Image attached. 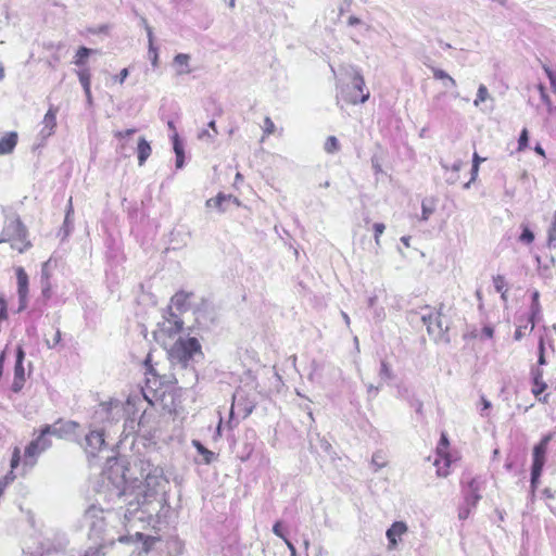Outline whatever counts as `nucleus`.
<instances>
[{"label": "nucleus", "instance_id": "1", "mask_svg": "<svg viewBox=\"0 0 556 556\" xmlns=\"http://www.w3.org/2000/svg\"><path fill=\"white\" fill-rule=\"evenodd\" d=\"M140 477L129 480L126 477V468L123 462L115 458L108 459V466L103 471V482L110 491L111 498L116 497L125 504L123 518L114 510L91 505L84 516V526L88 528V536L99 540L96 547H89L84 556H104V548L116 541L129 543L135 530L136 538L143 540L142 552L149 553L152 546L160 541L155 536H143L138 530L146 527L156 528L163 522L168 510L165 498V488L168 480L163 469L149 460L139 462Z\"/></svg>", "mask_w": 556, "mask_h": 556}, {"label": "nucleus", "instance_id": "2", "mask_svg": "<svg viewBox=\"0 0 556 556\" xmlns=\"http://www.w3.org/2000/svg\"><path fill=\"white\" fill-rule=\"evenodd\" d=\"M141 403L139 394L129 395L125 403L117 399L101 402L92 413L91 427L99 426L105 430L122 419L134 421Z\"/></svg>", "mask_w": 556, "mask_h": 556}, {"label": "nucleus", "instance_id": "3", "mask_svg": "<svg viewBox=\"0 0 556 556\" xmlns=\"http://www.w3.org/2000/svg\"><path fill=\"white\" fill-rule=\"evenodd\" d=\"M203 356L201 344L195 338H179L168 350V357L175 369V380H179L176 375L182 374V383L191 386L197 381V372L192 366V362Z\"/></svg>", "mask_w": 556, "mask_h": 556}, {"label": "nucleus", "instance_id": "4", "mask_svg": "<svg viewBox=\"0 0 556 556\" xmlns=\"http://www.w3.org/2000/svg\"><path fill=\"white\" fill-rule=\"evenodd\" d=\"M28 231L18 216H8L4 220L3 229L0 235V243L9 242L13 250L23 253L31 248L28 240Z\"/></svg>", "mask_w": 556, "mask_h": 556}, {"label": "nucleus", "instance_id": "5", "mask_svg": "<svg viewBox=\"0 0 556 556\" xmlns=\"http://www.w3.org/2000/svg\"><path fill=\"white\" fill-rule=\"evenodd\" d=\"M340 96L351 104L364 103L369 99V91L366 89L364 77L358 71H354L352 85L342 88Z\"/></svg>", "mask_w": 556, "mask_h": 556}, {"label": "nucleus", "instance_id": "6", "mask_svg": "<svg viewBox=\"0 0 556 556\" xmlns=\"http://www.w3.org/2000/svg\"><path fill=\"white\" fill-rule=\"evenodd\" d=\"M552 440V434L544 435L541 441L533 447V462L531 467V489L532 492L538 486L539 479L541 477L544 464L545 456L547 452V446L549 441Z\"/></svg>", "mask_w": 556, "mask_h": 556}, {"label": "nucleus", "instance_id": "7", "mask_svg": "<svg viewBox=\"0 0 556 556\" xmlns=\"http://www.w3.org/2000/svg\"><path fill=\"white\" fill-rule=\"evenodd\" d=\"M48 435L50 434L43 433L42 428L38 438L33 440L26 446L23 462L24 468H33L37 463L38 456L51 446V440L48 438Z\"/></svg>", "mask_w": 556, "mask_h": 556}, {"label": "nucleus", "instance_id": "8", "mask_svg": "<svg viewBox=\"0 0 556 556\" xmlns=\"http://www.w3.org/2000/svg\"><path fill=\"white\" fill-rule=\"evenodd\" d=\"M105 431L99 426L91 427L89 433L86 434L81 446L89 457H94L105 446Z\"/></svg>", "mask_w": 556, "mask_h": 556}, {"label": "nucleus", "instance_id": "9", "mask_svg": "<svg viewBox=\"0 0 556 556\" xmlns=\"http://www.w3.org/2000/svg\"><path fill=\"white\" fill-rule=\"evenodd\" d=\"M422 324L427 327L428 333L435 340L441 339L447 331V325H444L440 313L422 314Z\"/></svg>", "mask_w": 556, "mask_h": 556}, {"label": "nucleus", "instance_id": "10", "mask_svg": "<svg viewBox=\"0 0 556 556\" xmlns=\"http://www.w3.org/2000/svg\"><path fill=\"white\" fill-rule=\"evenodd\" d=\"M184 320L168 308L167 316H164L163 323L160 325V331L167 333L169 337L177 334L182 329Z\"/></svg>", "mask_w": 556, "mask_h": 556}, {"label": "nucleus", "instance_id": "11", "mask_svg": "<svg viewBox=\"0 0 556 556\" xmlns=\"http://www.w3.org/2000/svg\"><path fill=\"white\" fill-rule=\"evenodd\" d=\"M79 425L75 421L56 422L54 425H47L43 427V433H49L56 438H66L67 435L75 433Z\"/></svg>", "mask_w": 556, "mask_h": 556}, {"label": "nucleus", "instance_id": "12", "mask_svg": "<svg viewBox=\"0 0 556 556\" xmlns=\"http://www.w3.org/2000/svg\"><path fill=\"white\" fill-rule=\"evenodd\" d=\"M254 409V403L244 397L241 391H237L232 396V405L230 409V418H232L235 410L247 418Z\"/></svg>", "mask_w": 556, "mask_h": 556}, {"label": "nucleus", "instance_id": "13", "mask_svg": "<svg viewBox=\"0 0 556 556\" xmlns=\"http://www.w3.org/2000/svg\"><path fill=\"white\" fill-rule=\"evenodd\" d=\"M18 311H23L28 302V276L23 267L16 268Z\"/></svg>", "mask_w": 556, "mask_h": 556}, {"label": "nucleus", "instance_id": "14", "mask_svg": "<svg viewBox=\"0 0 556 556\" xmlns=\"http://www.w3.org/2000/svg\"><path fill=\"white\" fill-rule=\"evenodd\" d=\"M56 114L58 108L51 105L42 119V128L39 132L41 139L45 140L53 135L56 127Z\"/></svg>", "mask_w": 556, "mask_h": 556}, {"label": "nucleus", "instance_id": "15", "mask_svg": "<svg viewBox=\"0 0 556 556\" xmlns=\"http://www.w3.org/2000/svg\"><path fill=\"white\" fill-rule=\"evenodd\" d=\"M407 532L406 523L402 521H395L392 526L387 530V539H388V549L393 551L397 545V540Z\"/></svg>", "mask_w": 556, "mask_h": 556}, {"label": "nucleus", "instance_id": "16", "mask_svg": "<svg viewBox=\"0 0 556 556\" xmlns=\"http://www.w3.org/2000/svg\"><path fill=\"white\" fill-rule=\"evenodd\" d=\"M539 299H540L539 291H536V290L533 291L532 292V303H531V307H530V316H529V324H530L529 331L533 330V328L535 326V321L541 318L542 309H541Z\"/></svg>", "mask_w": 556, "mask_h": 556}, {"label": "nucleus", "instance_id": "17", "mask_svg": "<svg viewBox=\"0 0 556 556\" xmlns=\"http://www.w3.org/2000/svg\"><path fill=\"white\" fill-rule=\"evenodd\" d=\"M479 485L476 479H471L465 491V501L468 506L475 507L480 501Z\"/></svg>", "mask_w": 556, "mask_h": 556}, {"label": "nucleus", "instance_id": "18", "mask_svg": "<svg viewBox=\"0 0 556 556\" xmlns=\"http://www.w3.org/2000/svg\"><path fill=\"white\" fill-rule=\"evenodd\" d=\"M190 55L187 53H178L174 58V66L176 67L177 75H187L192 72L189 65Z\"/></svg>", "mask_w": 556, "mask_h": 556}, {"label": "nucleus", "instance_id": "19", "mask_svg": "<svg viewBox=\"0 0 556 556\" xmlns=\"http://www.w3.org/2000/svg\"><path fill=\"white\" fill-rule=\"evenodd\" d=\"M233 201L238 202L237 198H232V195H226L224 193H218L215 198H211L206 201L207 207H213L218 210L219 212L226 211V202Z\"/></svg>", "mask_w": 556, "mask_h": 556}, {"label": "nucleus", "instance_id": "20", "mask_svg": "<svg viewBox=\"0 0 556 556\" xmlns=\"http://www.w3.org/2000/svg\"><path fill=\"white\" fill-rule=\"evenodd\" d=\"M17 143V134L15 131L8 132L0 139V155L11 153Z\"/></svg>", "mask_w": 556, "mask_h": 556}, {"label": "nucleus", "instance_id": "21", "mask_svg": "<svg viewBox=\"0 0 556 556\" xmlns=\"http://www.w3.org/2000/svg\"><path fill=\"white\" fill-rule=\"evenodd\" d=\"M152 149L150 143L143 138H139L137 146L138 164L142 166L149 156L151 155Z\"/></svg>", "mask_w": 556, "mask_h": 556}, {"label": "nucleus", "instance_id": "22", "mask_svg": "<svg viewBox=\"0 0 556 556\" xmlns=\"http://www.w3.org/2000/svg\"><path fill=\"white\" fill-rule=\"evenodd\" d=\"M20 460H21V450L18 447H15L12 453V458H11V471L9 473H7L0 482L5 484L7 486L11 482H13V480L15 479V475L13 473V470L17 468Z\"/></svg>", "mask_w": 556, "mask_h": 556}, {"label": "nucleus", "instance_id": "23", "mask_svg": "<svg viewBox=\"0 0 556 556\" xmlns=\"http://www.w3.org/2000/svg\"><path fill=\"white\" fill-rule=\"evenodd\" d=\"M189 296L190 294L184 291L177 292L175 295H173L170 300L172 305L169 307H174L178 312L186 311Z\"/></svg>", "mask_w": 556, "mask_h": 556}, {"label": "nucleus", "instance_id": "24", "mask_svg": "<svg viewBox=\"0 0 556 556\" xmlns=\"http://www.w3.org/2000/svg\"><path fill=\"white\" fill-rule=\"evenodd\" d=\"M192 445L197 448L198 453L203 457L204 464H211L216 458L215 453L207 450L200 441L193 440Z\"/></svg>", "mask_w": 556, "mask_h": 556}, {"label": "nucleus", "instance_id": "25", "mask_svg": "<svg viewBox=\"0 0 556 556\" xmlns=\"http://www.w3.org/2000/svg\"><path fill=\"white\" fill-rule=\"evenodd\" d=\"M25 358V352L22 346H18L16 350V362L14 366V376L20 378H25V368L23 365Z\"/></svg>", "mask_w": 556, "mask_h": 556}, {"label": "nucleus", "instance_id": "26", "mask_svg": "<svg viewBox=\"0 0 556 556\" xmlns=\"http://www.w3.org/2000/svg\"><path fill=\"white\" fill-rule=\"evenodd\" d=\"M546 388H547V384L544 381L533 382L532 393L540 402H543V403L548 402L549 394H545L542 396V393L546 390Z\"/></svg>", "mask_w": 556, "mask_h": 556}, {"label": "nucleus", "instance_id": "27", "mask_svg": "<svg viewBox=\"0 0 556 556\" xmlns=\"http://www.w3.org/2000/svg\"><path fill=\"white\" fill-rule=\"evenodd\" d=\"M538 90L540 92L541 101L545 104L548 114L553 115L556 111V106L553 105L549 96L546 92L545 87L542 84L538 85Z\"/></svg>", "mask_w": 556, "mask_h": 556}, {"label": "nucleus", "instance_id": "28", "mask_svg": "<svg viewBox=\"0 0 556 556\" xmlns=\"http://www.w3.org/2000/svg\"><path fill=\"white\" fill-rule=\"evenodd\" d=\"M488 100H492V97H491L488 88L481 84L478 88L477 97L473 101V105L478 108L481 105V103H484Z\"/></svg>", "mask_w": 556, "mask_h": 556}, {"label": "nucleus", "instance_id": "29", "mask_svg": "<svg viewBox=\"0 0 556 556\" xmlns=\"http://www.w3.org/2000/svg\"><path fill=\"white\" fill-rule=\"evenodd\" d=\"M520 227L522 231L518 238V241L521 242L522 244H531L535 238L534 232L526 224H521Z\"/></svg>", "mask_w": 556, "mask_h": 556}, {"label": "nucleus", "instance_id": "30", "mask_svg": "<svg viewBox=\"0 0 556 556\" xmlns=\"http://www.w3.org/2000/svg\"><path fill=\"white\" fill-rule=\"evenodd\" d=\"M92 53V50L87 47H80L75 55L74 64L81 67L85 65L87 58Z\"/></svg>", "mask_w": 556, "mask_h": 556}, {"label": "nucleus", "instance_id": "31", "mask_svg": "<svg viewBox=\"0 0 556 556\" xmlns=\"http://www.w3.org/2000/svg\"><path fill=\"white\" fill-rule=\"evenodd\" d=\"M324 150L329 154L337 153L340 150V142L337 137L329 136L324 144Z\"/></svg>", "mask_w": 556, "mask_h": 556}, {"label": "nucleus", "instance_id": "32", "mask_svg": "<svg viewBox=\"0 0 556 556\" xmlns=\"http://www.w3.org/2000/svg\"><path fill=\"white\" fill-rule=\"evenodd\" d=\"M434 466L437 467V473L439 477H446L448 475L450 459L444 457L442 459H435Z\"/></svg>", "mask_w": 556, "mask_h": 556}, {"label": "nucleus", "instance_id": "33", "mask_svg": "<svg viewBox=\"0 0 556 556\" xmlns=\"http://www.w3.org/2000/svg\"><path fill=\"white\" fill-rule=\"evenodd\" d=\"M547 244L549 248H556V212L553 215V220L547 231Z\"/></svg>", "mask_w": 556, "mask_h": 556}, {"label": "nucleus", "instance_id": "34", "mask_svg": "<svg viewBox=\"0 0 556 556\" xmlns=\"http://www.w3.org/2000/svg\"><path fill=\"white\" fill-rule=\"evenodd\" d=\"M77 76H78L79 83L83 86V89L90 88L91 74L88 68H81V70L77 71Z\"/></svg>", "mask_w": 556, "mask_h": 556}, {"label": "nucleus", "instance_id": "35", "mask_svg": "<svg viewBox=\"0 0 556 556\" xmlns=\"http://www.w3.org/2000/svg\"><path fill=\"white\" fill-rule=\"evenodd\" d=\"M432 74L435 79L450 81V85L452 87L456 86L455 79L452 76H450L446 72H444L443 70L432 68Z\"/></svg>", "mask_w": 556, "mask_h": 556}, {"label": "nucleus", "instance_id": "36", "mask_svg": "<svg viewBox=\"0 0 556 556\" xmlns=\"http://www.w3.org/2000/svg\"><path fill=\"white\" fill-rule=\"evenodd\" d=\"M371 465L375 466V471L383 468L387 465V460L382 454V452L374 453L371 457Z\"/></svg>", "mask_w": 556, "mask_h": 556}, {"label": "nucleus", "instance_id": "37", "mask_svg": "<svg viewBox=\"0 0 556 556\" xmlns=\"http://www.w3.org/2000/svg\"><path fill=\"white\" fill-rule=\"evenodd\" d=\"M543 70L549 79L551 88L553 92L556 94V72H554L552 68H549L547 65H543Z\"/></svg>", "mask_w": 556, "mask_h": 556}, {"label": "nucleus", "instance_id": "38", "mask_svg": "<svg viewBox=\"0 0 556 556\" xmlns=\"http://www.w3.org/2000/svg\"><path fill=\"white\" fill-rule=\"evenodd\" d=\"M529 132L527 128H523L518 139V151H523L528 147Z\"/></svg>", "mask_w": 556, "mask_h": 556}, {"label": "nucleus", "instance_id": "39", "mask_svg": "<svg viewBox=\"0 0 556 556\" xmlns=\"http://www.w3.org/2000/svg\"><path fill=\"white\" fill-rule=\"evenodd\" d=\"M172 141H173V148H174L175 154L176 155H185L184 154V146H182L177 132L173 134Z\"/></svg>", "mask_w": 556, "mask_h": 556}, {"label": "nucleus", "instance_id": "40", "mask_svg": "<svg viewBox=\"0 0 556 556\" xmlns=\"http://www.w3.org/2000/svg\"><path fill=\"white\" fill-rule=\"evenodd\" d=\"M421 219L422 220H428L430 215L433 213L434 211V207L433 205H428L427 201L424 200L422 203H421Z\"/></svg>", "mask_w": 556, "mask_h": 556}, {"label": "nucleus", "instance_id": "41", "mask_svg": "<svg viewBox=\"0 0 556 556\" xmlns=\"http://www.w3.org/2000/svg\"><path fill=\"white\" fill-rule=\"evenodd\" d=\"M275 124L269 117H265L264 119V136H269L275 132ZM265 137L262 138V141Z\"/></svg>", "mask_w": 556, "mask_h": 556}, {"label": "nucleus", "instance_id": "42", "mask_svg": "<svg viewBox=\"0 0 556 556\" xmlns=\"http://www.w3.org/2000/svg\"><path fill=\"white\" fill-rule=\"evenodd\" d=\"M379 375L382 379H391L392 378V371H391L389 365L384 361L381 362Z\"/></svg>", "mask_w": 556, "mask_h": 556}, {"label": "nucleus", "instance_id": "43", "mask_svg": "<svg viewBox=\"0 0 556 556\" xmlns=\"http://www.w3.org/2000/svg\"><path fill=\"white\" fill-rule=\"evenodd\" d=\"M538 349H539L538 364L541 365V366L545 365V363H546L545 356H544L545 346H544V339L542 337L540 338Z\"/></svg>", "mask_w": 556, "mask_h": 556}, {"label": "nucleus", "instance_id": "44", "mask_svg": "<svg viewBox=\"0 0 556 556\" xmlns=\"http://www.w3.org/2000/svg\"><path fill=\"white\" fill-rule=\"evenodd\" d=\"M61 331L60 329H56L55 333H54V337L52 339V341L50 340H46V344L49 349H54L56 345H59L61 343Z\"/></svg>", "mask_w": 556, "mask_h": 556}, {"label": "nucleus", "instance_id": "45", "mask_svg": "<svg viewBox=\"0 0 556 556\" xmlns=\"http://www.w3.org/2000/svg\"><path fill=\"white\" fill-rule=\"evenodd\" d=\"M24 382H25V378H20V377L14 376L13 383L11 387L12 391L15 393H18L23 389Z\"/></svg>", "mask_w": 556, "mask_h": 556}, {"label": "nucleus", "instance_id": "46", "mask_svg": "<svg viewBox=\"0 0 556 556\" xmlns=\"http://www.w3.org/2000/svg\"><path fill=\"white\" fill-rule=\"evenodd\" d=\"M273 532L275 535H277L278 538L285 540L287 536L283 532V528H282V522L281 521H277L275 522V525L273 526Z\"/></svg>", "mask_w": 556, "mask_h": 556}, {"label": "nucleus", "instance_id": "47", "mask_svg": "<svg viewBox=\"0 0 556 556\" xmlns=\"http://www.w3.org/2000/svg\"><path fill=\"white\" fill-rule=\"evenodd\" d=\"M481 404H482V408H481V410H480V415H481L482 417H485V416H488V415H489V414H488V410L492 407V404H491V402H490L488 399H485L483 395L481 396Z\"/></svg>", "mask_w": 556, "mask_h": 556}, {"label": "nucleus", "instance_id": "48", "mask_svg": "<svg viewBox=\"0 0 556 556\" xmlns=\"http://www.w3.org/2000/svg\"><path fill=\"white\" fill-rule=\"evenodd\" d=\"M374 317L377 321H382L386 318V312L383 307H374Z\"/></svg>", "mask_w": 556, "mask_h": 556}, {"label": "nucleus", "instance_id": "49", "mask_svg": "<svg viewBox=\"0 0 556 556\" xmlns=\"http://www.w3.org/2000/svg\"><path fill=\"white\" fill-rule=\"evenodd\" d=\"M528 325H529V323L525 326L517 327V329L515 330V334H514L515 340L518 341L525 336V332L528 329Z\"/></svg>", "mask_w": 556, "mask_h": 556}, {"label": "nucleus", "instance_id": "50", "mask_svg": "<svg viewBox=\"0 0 556 556\" xmlns=\"http://www.w3.org/2000/svg\"><path fill=\"white\" fill-rule=\"evenodd\" d=\"M504 285H505V279L503 276L498 275L494 278V287H495L496 291L502 292Z\"/></svg>", "mask_w": 556, "mask_h": 556}, {"label": "nucleus", "instance_id": "51", "mask_svg": "<svg viewBox=\"0 0 556 556\" xmlns=\"http://www.w3.org/2000/svg\"><path fill=\"white\" fill-rule=\"evenodd\" d=\"M372 228H374V237H380L383 233L386 226L382 223H376V224H374Z\"/></svg>", "mask_w": 556, "mask_h": 556}, {"label": "nucleus", "instance_id": "52", "mask_svg": "<svg viewBox=\"0 0 556 556\" xmlns=\"http://www.w3.org/2000/svg\"><path fill=\"white\" fill-rule=\"evenodd\" d=\"M543 381V370L540 368L532 369V382Z\"/></svg>", "mask_w": 556, "mask_h": 556}, {"label": "nucleus", "instance_id": "53", "mask_svg": "<svg viewBox=\"0 0 556 556\" xmlns=\"http://www.w3.org/2000/svg\"><path fill=\"white\" fill-rule=\"evenodd\" d=\"M149 55H150L152 65L156 66L159 54H157V49L154 46H153V50H151V48L149 47Z\"/></svg>", "mask_w": 556, "mask_h": 556}, {"label": "nucleus", "instance_id": "54", "mask_svg": "<svg viewBox=\"0 0 556 556\" xmlns=\"http://www.w3.org/2000/svg\"><path fill=\"white\" fill-rule=\"evenodd\" d=\"M128 70L127 68H123L121 71V73L115 77V80L118 81L119 84H123L125 81V79L128 77Z\"/></svg>", "mask_w": 556, "mask_h": 556}, {"label": "nucleus", "instance_id": "55", "mask_svg": "<svg viewBox=\"0 0 556 556\" xmlns=\"http://www.w3.org/2000/svg\"><path fill=\"white\" fill-rule=\"evenodd\" d=\"M49 263L50 261H47L42 264V267H41V278L42 279H46L48 280L49 279V270H48V267H49Z\"/></svg>", "mask_w": 556, "mask_h": 556}, {"label": "nucleus", "instance_id": "56", "mask_svg": "<svg viewBox=\"0 0 556 556\" xmlns=\"http://www.w3.org/2000/svg\"><path fill=\"white\" fill-rule=\"evenodd\" d=\"M146 31H147V36H148L149 47L151 48V50H153V46H154L153 39H154V37H153L152 27L151 26H147Z\"/></svg>", "mask_w": 556, "mask_h": 556}, {"label": "nucleus", "instance_id": "57", "mask_svg": "<svg viewBox=\"0 0 556 556\" xmlns=\"http://www.w3.org/2000/svg\"><path fill=\"white\" fill-rule=\"evenodd\" d=\"M136 132V129H126L124 131H117L115 136L119 139H124L125 137H128Z\"/></svg>", "mask_w": 556, "mask_h": 556}, {"label": "nucleus", "instance_id": "58", "mask_svg": "<svg viewBox=\"0 0 556 556\" xmlns=\"http://www.w3.org/2000/svg\"><path fill=\"white\" fill-rule=\"evenodd\" d=\"M73 214V205H72V198L70 199L68 201V208H67V212H66V215H65V220H64V225L67 226L68 223L71 222V215Z\"/></svg>", "mask_w": 556, "mask_h": 556}, {"label": "nucleus", "instance_id": "59", "mask_svg": "<svg viewBox=\"0 0 556 556\" xmlns=\"http://www.w3.org/2000/svg\"><path fill=\"white\" fill-rule=\"evenodd\" d=\"M448 444L447 438L445 434H442L440 440V445L438 446V453L441 454L443 448H446Z\"/></svg>", "mask_w": 556, "mask_h": 556}, {"label": "nucleus", "instance_id": "60", "mask_svg": "<svg viewBox=\"0 0 556 556\" xmlns=\"http://www.w3.org/2000/svg\"><path fill=\"white\" fill-rule=\"evenodd\" d=\"M283 542L287 545L288 549L290 551V554H293V556H296V549H295V546L293 545V543L288 538H286L283 540Z\"/></svg>", "mask_w": 556, "mask_h": 556}, {"label": "nucleus", "instance_id": "61", "mask_svg": "<svg viewBox=\"0 0 556 556\" xmlns=\"http://www.w3.org/2000/svg\"><path fill=\"white\" fill-rule=\"evenodd\" d=\"M493 333H494V330L491 326H484L483 329H482V334L485 337V338H492L493 337Z\"/></svg>", "mask_w": 556, "mask_h": 556}, {"label": "nucleus", "instance_id": "62", "mask_svg": "<svg viewBox=\"0 0 556 556\" xmlns=\"http://www.w3.org/2000/svg\"><path fill=\"white\" fill-rule=\"evenodd\" d=\"M485 161V157H481L477 152L472 155V164H476L477 166H480L482 162Z\"/></svg>", "mask_w": 556, "mask_h": 556}, {"label": "nucleus", "instance_id": "63", "mask_svg": "<svg viewBox=\"0 0 556 556\" xmlns=\"http://www.w3.org/2000/svg\"><path fill=\"white\" fill-rule=\"evenodd\" d=\"M478 172H479V166H477L476 164H472L470 181H475L477 179Z\"/></svg>", "mask_w": 556, "mask_h": 556}, {"label": "nucleus", "instance_id": "64", "mask_svg": "<svg viewBox=\"0 0 556 556\" xmlns=\"http://www.w3.org/2000/svg\"><path fill=\"white\" fill-rule=\"evenodd\" d=\"M348 24L350 26H355V25H358L361 24V20L356 16H350L349 20H348Z\"/></svg>", "mask_w": 556, "mask_h": 556}]
</instances>
